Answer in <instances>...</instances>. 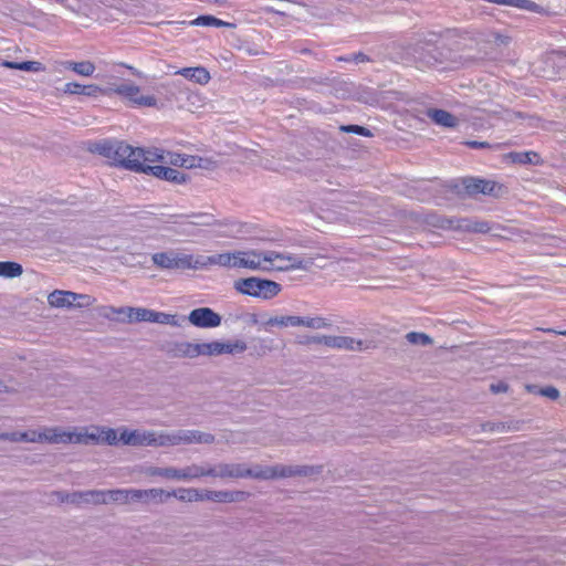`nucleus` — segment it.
Wrapping results in <instances>:
<instances>
[{"label":"nucleus","instance_id":"49","mask_svg":"<svg viewBox=\"0 0 566 566\" xmlns=\"http://www.w3.org/2000/svg\"><path fill=\"white\" fill-rule=\"evenodd\" d=\"M559 334L566 336V331L559 332Z\"/></svg>","mask_w":566,"mask_h":566},{"label":"nucleus","instance_id":"23","mask_svg":"<svg viewBox=\"0 0 566 566\" xmlns=\"http://www.w3.org/2000/svg\"><path fill=\"white\" fill-rule=\"evenodd\" d=\"M495 184L493 181L471 178L465 180V189L469 193H483L490 195L493 192Z\"/></svg>","mask_w":566,"mask_h":566},{"label":"nucleus","instance_id":"5","mask_svg":"<svg viewBox=\"0 0 566 566\" xmlns=\"http://www.w3.org/2000/svg\"><path fill=\"white\" fill-rule=\"evenodd\" d=\"M214 441L211 433L199 430L155 431L153 447H176L181 444H210Z\"/></svg>","mask_w":566,"mask_h":566},{"label":"nucleus","instance_id":"9","mask_svg":"<svg viewBox=\"0 0 566 566\" xmlns=\"http://www.w3.org/2000/svg\"><path fill=\"white\" fill-rule=\"evenodd\" d=\"M136 107H156L157 98L153 95H147L142 92V88L134 83H123L114 88H109Z\"/></svg>","mask_w":566,"mask_h":566},{"label":"nucleus","instance_id":"44","mask_svg":"<svg viewBox=\"0 0 566 566\" xmlns=\"http://www.w3.org/2000/svg\"><path fill=\"white\" fill-rule=\"evenodd\" d=\"M468 145L472 148H479V147H485V143H479V142H469Z\"/></svg>","mask_w":566,"mask_h":566},{"label":"nucleus","instance_id":"25","mask_svg":"<svg viewBox=\"0 0 566 566\" xmlns=\"http://www.w3.org/2000/svg\"><path fill=\"white\" fill-rule=\"evenodd\" d=\"M171 496L182 501V502H200L203 501V492L197 489H185L180 488L172 492H169Z\"/></svg>","mask_w":566,"mask_h":566},{"label":"nucleus","instance_id":"20","mask_svg":"<svg viewBox=\"0 0 566 566\" xmlns=\"http://www.w3.org/2000/svg\"><path fill=\"white\" fill-rule=\"evenodd\" d=\"M63 92L70 95H86L96 96L99 93L106 94L107 92L97 85H81L76 82H69L64 85Z\"/></svg>","mask_w":566,"mask_h":566},{"label":"nucleus","instance_id":"34","mask_svg":"<svg viewBox=\"0 0 566 566\" xmlns=\"http://www.w3.org/2000/svg\"><path fill=\"white\" fill-rule=\"evenodd\" d=\"M463 227L465 230L475 233H488L491 231L490 224L481 220H468Z\"/></svg>","mask_w":566,"mask_h":566},{"label":"nucleus","instance_id":"45","mask_svg":"<svg viewBox=\"0 0 566 566\" xmlns=\"http://www.w3.org/2000/svg\"><path fill=\"white\" fill-rule=\"evenodd\" d=\"M528 156H530V154H527V153L518 155V161L526 163L527 160H530Z\"/></svg>","mask_w":566,"mask_h":566},{"label":"nucleus","instance_id":"3","mask_svg":"<svg viewBox=\"0 0 566 566\" xmlns=\"http://www.w3.org/2000/svg\"><path fill=\"white\" fill-rule=\"evenodd\" d=\"M95 150L107 158L112 164L135 172L144 170L142 166L144 160L153 161L160 157L158 151L148 150V148L132 147L118 140L97 144Z\"/></svg>","mask_w":566,"mask_h":566},{"label":"nucleus","instance_id":"46","mask_svg":"<svg viewBox=\"0 0 566 566\" xmlns=\"http://www.w3.org/2000/svg\"><path fill=\"white\" fill-rule=\"evenodd\" d=\"M195 224H198V226H208L209 222H206V221H201V222H193Z\"/></svg>","mask_w":566,"mask_h":566},{"label":"nucleus","instance_id":"14","mask_svg":"<svg viewBox=\"0 0 566 566\" xmlns=\"http://www.w3.org/2000/svg\"><path fill=\"white\" fill-rule=\"evenodd\" d=\"M156 161L144 160L142 165L144 170H139V172L151 175L161 180L170 181L177 185L184 184L186 181V176L182 172L163 165H154Z\"/></svg>","mask_w":566,"mask_h":566},{"label":"nucleus","instance_id":"39","mask_svg":"<svg viewBox=\"0 0 566 566\" xmlns=\"http://www.w3.org/2000/svg\"><path fill=\"white\" fill-rule=\"evenodd\" d=\"M340 129L344 132H347V133H355V134L363 135V136L371 135L367 128H365L363 126H358V125L342 126Z\"/></svg>","mask_w":566,"mask_h":566},{"label":"nucleus","instance_id":"35","mask_svg":"<svg viewBox=\"0 0 566 566\" xmlns=\"http://www.w3.org/2000/svg\"><path fill=\"white\" fill-rule=\"evenodd\" d=\"M406 338L408 339L409 343L416 345H428L431 343V338L423 333L411 332L407 334Z\"/></svg>","mask_w":566,"mask_h":566},{"label":"nucleus","instance_id":"11","mask_svg":"<svg viewBox=\"0 0 566 566\" xmlns=\"http://www.w3.org/2000/svg\"><path fill=\"white\" fill-rule=\"evenodd\" d=\"M199 356H219L222 354L243 353L247 349V344L243 340L235 342H219L198 343Z\"/></svg>","mask_w":566,"mask_h":566},{"label":"nucleus","instance_id":"8","mask_svg":"<svg viewBox=\"0 0 566 566\" xmlns=\"http://www.w3.org/2000/svg\"><path fill=\"white\" fill-rule=\"evenodd\" d=\"M146 474L150 476H160L167 480L191 481L203 476V470L199 464H191L181 469L149 467Z\"/></svg>","mask_w":566,"mask_h":566},{"label":"nucleus","instance_id":"15","mask_svg":"<svg viewBox=\"0 0 566 566\" xmlns=\"http://www.w3.org/2000/svg\"><path fill=\"white\" fill-rule=\"evenodd\" d=\"M188 321L199 328H213L221 324V316L209 307H199L189 313Z\"/></svg>","mask_w":566,"mask_h":566},{"label":"nucleus","instance_id":"10","mask_svg":"<svg viewBox=\"0 0 566 566\" xmlns=\"http://www.w3.org/2000/svg\"><path fill=\"white\" fill-rule=\"evenodd\" d=\"M102 490H87V491H76V492H64L57 491L52 494V496L60 503H70L76 506H81L83 504H92L99 505L101 502Z\"/></svg>","mask_w":566,"mask_h":566},{"label":"nucleus","instance_id":"19","mask_svg":"<svg viewBox=\"0 0 566 566\" xmlns=\"http://www.w3.org/2000/svg\"><path fill=\"white\" fill-rule=\"evenodd\" d=\"M169 353L175 358H196L200 350L198 343L178 342L171 345Z\"/></svg>","mask_w":566,"mask_h":566},{"label":"nucleus","instance_id":"1","mask_svg":"<svg viewBox=\"0 0 566 566\" xmlns=\"http://www.w3.org/2000/svg\"><path fill=\"white\" fill-rule=\"evenodd\" d=\"M203 270L210 266L249 269L252 271L307 270L312 261L287 252L277 251H234L209 256L201 255Z\"/></svg>","mask_w":566,"mask_h":566},{"label":"nucleus","instance_id":"31","mask_svg":"<svg viewBox=\"0 0 566 566\" xmlns=\"http://www.w3.org/2000/svg\"><path fill=\"white\" fill-rule=\"evenodd\" d=\"M266 325L270 326H300V316L289 315V316H275L271 317Z\"/></svg>","mask_w":566,"mask_h":566},{"label":"nucleus","instance_id":"36","mask_svg":"<svg viewBox=\"0 0 566 566\" xmlns=\"http://www.w3.org/2000/svg\"><path fill=\"white\" fill-rule=\"evenodd\" d=\"M118 431H119V436H118V440H119V443L124 444V446H132L134 444V430H130L126 427H120L118 428Z\"/></svg>","mask_w":566,"mask_h":566},{"label":"nucleus","instance_id":"48","mask_svg":"<svg viewBox=\"0 0 566 566\" xmlns=\"http://www.w3.org/2000/svg\"><path fill=\"white\" fill-rule=\"evenodd\" d=\"M226 0H214L216 3H223Z\"/></svg>","mask_w":566,"mask_h":566},{"label":"nucleus","instance_id":"43","mask_svg":"<svg viewBox=\"0 0 566 566\" xmlns=\"http://www.w3.org/2000/svg\"><path fill=\"white\" fill-rule=\"evenodd\" d=\"M125 310H126V307H118V308L109 307V312L112 314H117V315H125Z\"/></svg>","mask_w":566,"mask_h":566},{"label":"nucleus","instance_id":"37","mask_svg":"<svg viewBox=\"0 0 566 566\" xmlns=\"http://www.w3.org/2000/svg\"><path fill=\"white\" fill-rule=\"evenodd\" d=\"M135 322H150L153 310L144 308V307H135Z\"/></svg>","mask_w":566,"mask_h":566},{"label":"nucleus","instance_id":"12","mask_svg":"<svg viewBox=\"0 0 566 566\" xmlns=\"http://www.w3.org/2000/svg\"><path fill=\"white\" fill-rule=\"evenodd\" d=\"M148 150L158 151L160 157L157 159H154L153 161H158L161 164H169L176 167H184V168H196L201 167V163L203 161L202 158L179 154V153H171L161 148H148Z\"/></svg>","mask_w":566,"mask_h":566},{"label":"nucleus","instance_id":"18","mask_svg":"<svg viewBox=\"0 0 566 566\" xmlns=\"http://www.w3.org/2000/svg\"><path fill=\"white\" fill-rule=\"evenodd\" d=\"M101 504L118 503L128 504L133 502L132 489L102 490Z\"/></svg>","mask_w":566,"mask_h":566},{"label":"nucleus","instance_id":"22","mask_svg":"<svg viewBox=\"0 0 566 566\" xmlns=\"http://www.w3.org/2000/svg\"><path fill=\"white\" fill-rule=\"evenodd\" d=\"M176 73L200 85H205L210 81L209 72L202 66L185 67Z\"/></svg>","mask_w":566,"mask_h":566},{"label":"nucleus","instance_id":"27","mask_svg":"<svg viewBox=\"0 0 566 566\" xmlns=\"http://www.w3.org/2000/svg\"><path fill=\"white\" fill-rule=\"evenodd\" d=\"M65 66L82 76H91L95 72V65L90 61L67 62Z\"/></svg>","mask_w":566,"mask_h":566},{"label":"nucleus","instance_id":"33","mask_svg":"<svg viewBox=\"0 0 566 566\" xmlns=\"http://www.w3.org/2000/svg\"><path fill=\"white\" fill-rule=\"evenodd\" d=\"M151 323H159V324H165V325H172V326H177L178 325V321H177V316L176 315H172V314H167V313H163V312H156V311H153V315H151Z\"/></svg>","mask_w":566,"mask_h":566},{"label":"nucleus","instance_id":"13","mask_svg":"<svg viewBox=\"0 0 566 566\" xmlns=\"http://www.w3.org/2000/svg\"><path fill=\"white\" fill-rule=\"evenodd\" d=\"M76 301L78 306H87L91 304V297L85 294H77L71 291L55 290L48 296V303L52 307H70L75 304Z\"/></svg>","mask_w":566,"mask_h":566},{"label":"nucleus","instance_id":"4","mask_svg":"<svg viewBox=\"0 0 566 566\" xmlns=\"http://www.w3.org/2000/svg\"><path fill=\"white\" fill-rule=\"evenodd\" d=\"M203 476L214 478H256V479H273L279 476H290L295 472L291 468L285 467H255L248 469L239 463H219L217 465H201Z\"/></svg>","mask_w":566,"mask_h":566},{"label":"nucleus","instance_id":"38","mask_svg":"<svg viewBox=\"0 0 566 566\" xmlns=\"http://www.w3.org/2000/svg\"><path fill=\"white\" fill-rule=\"evenodd\" d=\"M506 6L531 11L536 8V4L531 0H506Z\"/></svg>","mask_w":566,"mask_h":566},{"label":"nucleus","instance_id":"26","mask_svg":"<svg viewBox=\"0 0 566 566\" xmlns=\"http://www.w3.org/2000/svg\"><path fill=\"white\" fill-rule=\"evenodd\" d=\"M189 25L224 28L232 27L231 23L220 20L213 15H200L188 22Z\"/></svg>","mask_w":566,"mask_h":566},{"label":"nucleus","instance_id":"29","mask_svg":"<svg viewBox=\"0 0 566 566\" xmlns=\"http://www.w3.org/2000/svg\"><path fill=\"white\" fill-rule=\"evenodd\" d=\"M6 67L14 69V70H21V71H28V72H39L42 70V65L40 62L36 61H28V62H3L2 64Z\"/></svg>","mask_w":566,"mask_h":566},{"label":"nucleus","instance_id":"41","mask_svg":"<svg viewBox=\"0 0 566 566\" xmlns=\"http://www.w3.org/2000/svg\"><path fill=\"white\" fill-rule=\"evenodd\" d=\"M491 390L495 394L505 392L507 390V385L504 382L493 384L491 385Z\"/></svg>","mask_w":566,"mask_h":566},{"label":"nucleus","instance_id":"30","mask_svg":"<svg viewBox=\"0 0 566 566\" xmlns=\"http://www.w3.org/2000/svg\"><path fill=\"white\" fill-rule=\"evenodd\" d=\"M23 270L19 263L15 262H0V276L17 277L22 274Z\"/></svg>","mask_w":566,"mask_h":566},{"label":"nucleus","instance_id":"24","mask_svg":"<svg viewBox=\"0 0 566 566\" xmlns=\"http://www.w3.org/2000/svg\"><path fill=\"white\" fill-rule=\"evenodd\" d=\"M428 116L437 124L443 127L452 128L459 123L458 118L454 117L447 111L443 109H429Z\"/></svg>","mask_w":566,"mask_h":566},{"label":"nucleus","instance_id":"7","mask_svg":"<svg viewBox=\"0 0 566 566\" xmlns=\"http://www.w3.org/2000/svg\"><path fill=\"white\" fill-rule=\"evenodd\" d=\"M234 289L241 294L262 300H271L282 290L279 283L260 277L239 279L234 282Z\"/></svg>","mask_w":566,"mask_h":566},{"label":"nucleus","instance_id":"2","mask_svg":"<svg viewBox=\"0 0 566 566\" xmlns=\"http://www.w3.org/2000/svg\"><path fill=\"white\" fill-rule=\"evenodd\" d=\"M118 429L107 427H84L74 430H64L61 427H45L40 430L25 432H11L0 436L1 439L13 442H48V443H107L116 446L119 443Z\"/></svg>","mask_w":566,"mask_h":566},{"label":"nucleus","instance_id":"32","mask_svg":"<svg viewBox=\"0 0 566 566\" xmlns=\"http://www.w3.org/2000/svg\"><path fill=\"white\" fill-rule=\"evenodd\" d=\"M300 326H306L308 328L321 329L329 326L326 318L323 317H300Z\"/></svg>","mask_w":566,"mask_h":566},{"label":"nucleus","instance_id":"28","mask_svg":"<svg viewBox=\"0 0 566 566\" xmlns=\"http://www.w3.org/2000/svg\"><path fill=\"white\" fill-rule=\"evenodd\" d=\"M154 430H134L133 447H153Z\"/></svg>","mask_w":566,"mask_h":566},{"label":"nucleus","instance_id":"40","mask_svg":"<svg viewBox=\"0 0 566 566\" xmlns=\"http://www.w3.org/2000/svg\"><path fill=\"white\" fill-rule=\"evenodd\" d=\"M541 395L549 399H557L559 396V391L555 387H545L541 390Z\"/></svg>","mask_w":566,"mask_h":566},{"label":"nucleus","instance_id":"47","mask_svg":"<svg viewBox=\"0 0 566 566\" xmlns=\"http://www.w3.org/2000/svg\"><path fill=\"white\" fill-rule=\"evenodd\" d=\"M356 61H364V56L363 55H357L356 56Z\"/></svg>","mask_w":566,"mask_h":566},{"label":"nucleus","instance_id":"16","mask_svg":"<svg viewBox=\"0 0 566 566\" xmlns=\"http://www.w3.org/2000/svg\"><path fill=\"white\" fill-rule=\"evenodd\" d=\"M314 340L331 348L345 350H360L363 345L360 340L348 336H321Z\"/></svg>","mask_w":566,"mask_h":566},{"label":"nucleus","instance_id":"6","mask_svg":"<svg viewBox=\"0 0 566 566\" xmlns=\"http://www.w3.org/2000/svg\"><path fill=\"white\" fill-rule=\"evenodd\" d=\"M151 261L163 270H203L201 255L193 256L175 250L154 253Z\"/></svg>","mask_w":566,"mask_h":566},{"label":"nucleus","instance_id":"42","mask_svg":"<svg viewBox=\"0 0 566 566\" xmlns=\"http://www.w3.org/2000/svg\"><path fill=\"white\" fill-rule=\"evenodd\" d=\"M135 307H129L127 306L126 310H125V317H126V321L127 322H135Z\"/></svg>","mask_w":566,"mask_h":566},{"label":"nucleus","instance_id":"21","mask_svg":"<svg viewBox=\"0 0 566 566\" xmlns=\"http://www.w3.org/2000/svg\"><path fill=\"white\" fill-rule=\"evenodd\" d=\"M244 493L240 491H205L203 501H214L220 503H231L240 501Z\"/></svg>","mask_w":566,"mask_h":566},{"label":"nucleus","instance_id":"17","mask_svg":"<svg viewBox=\"0 0 566 566\" xmlns=\"http://www.w3.org/2000/svg\"><path fill=\"white\" fill-rule=\"evenodd\" d=\"M133 502L149 503V502H165L171 497L169 492L163 489L154 488L148 490L132 489Z\"/></svg>","mask_w":566,"mask_h":566}]
</instances>
